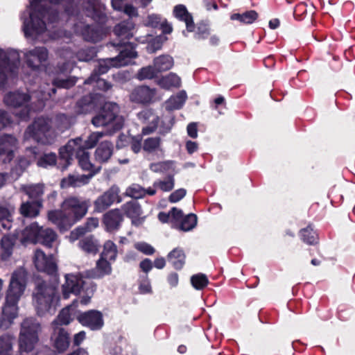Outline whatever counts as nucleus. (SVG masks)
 I'll return each instance as SVG.
<instances>
[{"instance_id":"f03ea898","label":"nucleus","mask_w":355,"mask_h":355,"mask_svg":"<svg viewBox=\"0 0 355 355\" xmlns=\"http://www.w3.org/2000/svg\"><path fill=\"white\" fill-rule=\"evenodd\" d=\"M90 204L89 199L69 196L62 202L60 210L49 211L48 219L60 231H66L87 214Z\"/></svg>"},{"instance_id":"e433bc0d","label":"nucleus","mask_w":355,"mask_h":355,"mask_svg":"<svg viewBox=\"0 0 355 355\" xmlns=\"http://www.w3.org/2000/svg\"><path fill=\"white\" fill-rule=\"evenodd\" d=\"M57 234L55 232L49 228L42 229L41 227L40 234L39 235L40 239L37 242H40L47 247H52L53 243L56 241Z\"/></svg>"},{"instance_id":"aec40b11","label":"nucleus","mask_w":355,"mask_h":355,"mask_svg":"<svg viewBox=\"0 0 355 355\" xmlns=\"http://www.w3.org/2000/svg\"><path fill=\"white\" fill-rule=\"evenodd\" d=\"M156 94V91L147 86L137 87L132 90L130 95V101L141 104L151 103Z\"/></svg>"},{"instance_id":"b1692460","label":"nucleus","mask_w":355,"mask_h":355,"mask_svg":"<svg viewBox=\"0 0 355 355\" xmlns=\"http://www.w3.org/2000/svg\"><path fill=\"white\" fill-rule=\"evenodd\" d=\"M92 177V174L69 175L67 178L62 180L60 185L62 188L80 187L87 184Z\"/></svg>"},{"instance_id":"6ab92c4d","label":"nucleus","mask_w":355,"mask_h":355,"mask_svg":"<svg viewBox=\"0 0 355 355\" xmlns=\"http://www.w3.org/2000/svg\"><path fill=\"white\" fill-rule=\"evenodd\" d=\"M74 31L78 34L82 35L84 40L92 42H98L103 38V35L102 31L89 26L82 21L75 24Z\"/></svg>"},{"instance_id":"680f3d73","label":"nucleus","mask_w":355,"mask_h":355,"mask_svg":"<svg viewBox=\"0 0 355 355\" xmlns=\"http://www.w3.org/2000/svg\"><path fill=\"white\" fill-rule=\"evenodd\" d=\"M87 233L85 228H84L83 225L79 226L75 228L73 231L71 232L69 239L70 241L73 242L76 240L78 239V238Z\"/></svg>"},{"instance_id":"5fc2aeb1","label":"nucleus","mask_w":355,"mask_h":355,"mask_svg":"<svg viewBox=\"0 0 355 355\" xmlns=\"http://www.w3.org/2000/svg\"><path fill=\"white\" fill-rule=\"evenodd\" d=\"M125 194L134 198H140L146 196V189L139 184H132L125 191Z\"/></svg>"},{"instance_id":"37998d69","label":"nucleus","mask_w":355,"mask_h":355,"mask_svg":"<svg viewBox=\"0 0 355 355\" xmlns=\"http://www.w3.org/2000/svg\"><path fill=\"white\" fill-rule=\"evenodd\" d=\"M300 236L302 240L309 245L316 244L318 241L316 232L310 225L300 231Z\"/></svg>"},{"instance_id":"39448f33","label":"nucleus","mask_w":355,"mask_h":355,"mask_svg":"<svg viewBox=\"0 0 355 355\" xmlns=\"http://www.w3.org/2000/svg\"><path fill=\"white\" fill-rule=\"evenodd\" d=\"M76 154L78 164L82 169L87 171L92 176L100 171L101 167L96 166L89 160V153L83 148L81 138L71 139L60 149V165L64 170L71 164L73 155Z\"/></svg>"},{"instance_id":"c756f323","label":"nucleus","mask_w":355,"mask_h":355,"mask_svg":"<svg viewBox=\"0 0 355 355\" xmlns=\"http://www.w3.org/2000/svg\"><path fill=\"white\" fill-rule=\"evenodd\" d=\"M14 208L0 206V230H8L12 226V214Z\"/></svg>"},{"instance_id":"79ce46f5","label":"nucleus","mask_w":355,"mask_h":355,"mask_svg":"<svg viewBox=\"0 0 355 355\" xmlns=\"http://www.w3.org/2000/svg\"><path fill=\"white\" fill-rule=\"evenodd\" d=\"M73 320L72 315L71 313V307L63 309L53 322L52 325L55 327L58 325H67Z\"/></svg>"},{"instance_id":"6e6d98bb","label":"nucleus","mask_w":355,"mask_h":355,"mask_svg":"<svg viewBox=\"0 0 355 355\" xmlns=\"http://www.w3.org/2000/svg\"><path fill=\"white\" fill-rule=\"evenodd\" d=\"M107 135L106 132H92L87 137V140L85 141L84 147L87 148H93L100 139L103 137V135Z\"/></svg>"},{"instance_id":"de8ad7c7","label":"nucleus","mask_w":355,"mask_h":355,"mask_svg":"<svg viewBox=\"0 0 355 355\" xmlns=\"http://www.w3.org/2000/svg\"><path fill=\"white\" fill-rule=\"evenodd\" d=\"M96 270L98 272L97 276L99 277L110 275L112 272V267L108 259L101 257L96 263Z\"/></svg>"},{"instance_id":"bb28decb","label":"nucleus","mask_w":355,"mask_h":355,"mask_svg":"<svg viewBox=\"0 0 355 355\" xmlns=\"http://www.w3.org/2000/svg\"><path fill=\"white\" fill-rule=\"evenodd\" d=\"M41 227H39L37 223H33L27 226L22 232L21 242L37 243L40 239L39 235L40 234Z\"/></svg>"},{"instance_id":"c85d7f7f","label":"nucleus","mask_w":355,"mask_h":355,"mask_svg":"<svg viewBox=\"0 0 355 355\" xmlns=\"http://www.w3.org/2000/svg\"><path fill=\"white\" fill-rule=\"evenodd\" d=\"M187 99V94L182 91L177 95L171 96L166 103L165 107L167 110L171 111L180 109Z\"/></svg>"},{"instance_id":"a18cd8bd","label":"nucleus","mask_w":355,"mask_h":355,"mask_svg":"<svg viewBox=\"0 0 355 355\" xmlns=\"http://www.w3.org/2000/svg\"><path fill=\"white\" fill-rule=\"evenodd\" d=\"M174 185L175 182L173 176H168L163 180H158L154 182V187L164 192L170 191L173 189Z\"/></svg>"},{"instance_id":"ddd939ff","label":"nucleus","mask_w":355,"mask_h":355,"mask_svg":"<svg viewBox=\"0 0 355 355\" xmlns=\"http://www.w3.org/2000/svg\"><path fill=\"white\" fill-rule=\"evenodd\" d=\"M119 193V188L116 185L112 186L108 190H107L94 200V211L101 213L106 210L114 202H121L122 199Z\"/></svg>"},{"instance_id":"49530a36","label":"nucleus","mask_w":355,"mask_h":355,"mask_svg":"<svg viewBox=\"0 0 355 355\" xmlns=\"http://www.w3.org/2000/svg\"><path fill=\"white\" fill-rule=\"evenodd\" d=\"M197 224V217L195 214H190L181 220L179 225L180 230L187 232L193 229Z\"/></svg>"},{"instance_id":"c9c22d12","label":"nucleus","mask_w":355,"mask_h":355,"mask_svg":"<svg viewBox=\"0 0 355 355\" xmlns=\"http://www.w3.org/2000/svg\"><path fill=\"white\" fill-rule=\"evenodd\" d=\"M14 337L10 334L0 336V355H12Z\"/></svg>"},{"instance_id":"13d9d810","label":"nucleus","mask_w":355,"mask_h":355,"mask_svg":"<svg viewBox=\"0 0 355 355\" xmlns=\"http://www.w3.org/2000/svg\"><path fill=\"white\" fill-rule=\"evenodd\" d=\"M164 18L157 14L149 15L144 21V24L146 26L152 28H159Z\"/></svg>"},{"instance_id":"dca6fc26","label":"nucleus","mask_w":355,"mask_h":355,"mask_svg":"<svg viewBox=\"0 0 355 355\" xmlns=\"http://www.w3.org/2000/svg\"><path fill=\"white\" fill-rule=\"evenodd\" d=\"M78 322L83 326L92 330H98L103 326L102 313L96 310H90L79 314L77 318Z\"/></svg>"},{"instance_id":"69168bd1","label":"nucleus","mask_w":355,"mask_h":355,"mask_svg":"<svg viewBox=\"0 0 355 355\" xmlns=\"http://www.w3.org/2000/svg\"><path fill=\"white\" fill-rule=\"evenodd\" d=\"M209 35V29L205 26H199L198 31L195 34V38L197 40L205 39Z\"/></svg>"},{"instance_id":"9d476101","label":"nucleus","mask_w":355,"mask_h":355,"mask_svg":"<svg viewBox=\"0 0 355 355\" xmlns=\"http://www.w3.org/2000/svg\"><path fill=\"white\" fill-rule=\"evenodd\" d=\"M56 299L55 286L45 282L37 284L33 294V303L38 315H43L47 312Z\"/></svg>"},{"instance_id":"603ef678","label":"nucleus","mask_w":355,"mask_h":355,"mask_svg":"<svg viewBox=\"0 0 355 355\" xmlns=\"http://www.w3.org/2000/svg\"><path fill=\"white\" fill-rule=\"evenodd\" d=\"M191 282L196 289L202 290L207 286L209 281L205 275L199 273L191 277Z\"/></svg>"},{"instance_id":"9b49d317","label":"nucleus","mask_w":355,"mask_h":355,"mask_svg":"<svg viewBox=\"0 0 355 355\" xmlns=\"http://www.w3.org/2000/svg\"><path fill=\"white\" fill-rule=\"evenodd\" d=\"M19 64V56L17 51L0 49V87L5 86L8 74L15 73Z\"/></svg>"},{"instance_id":"f257e3e1","label":"nucleus","mask_w":355,"mask_h":355,"mask_svg":"<svg viewBox=\"0 0 355 355\" xmlns=\"http://www.w3.org/2000/svg\"><path fill=\"white\" fill-rule=\"evenodd\" d=\"M76 0H31L30 1L29 18L24 21V32L26 37L39 40L40 35L48 33L50 37H53L44 21L48 15V26L58 20L57 10L62 8L69 15H72Z\"/></svg>"},{"instance_id":"423d86ee","label":"nucleus","mask_w":355,"mask_h":355,"mask_svg":"<svg viewBox=\"0 0 355 355\" xmlns=\"http://www.w3.org/2000/svg\"><path fill=\"white\" fill-rule=\"evenodd\" d=\"M65 282L62 285V294L64 299H68L71 294L80 295V303L87 305L90 302L96 284L89 279L85 278L80 274H66Z\"/></svg>"},{"instance_id":"4c0bfd02","label":"nucleus","mask_w":355,"mask_h":355,"mask_svg":"<svg viewBox=\"0 0 355 355\" xmlns=\"http://www.w3.org/2000/svg\"><path fill=\"white\" fill-rule=\"evenodd\" d=\"M85 84L92 85L98 89L107 91L110 89L112 85L104 79L100 78L99 76L94 72L89 78L85 80Z\"/></svg>"},{"instance_id":"72a5a7b5","label":"nucleus","mask_w":355,"mask_h":355,"mask_svg":"<svg viewBox=\"0 0 355 355\" xmlns=\"http://www.w3.org/2000/svg\"><path fill=\"white\" fill-rule=\"evenodd\" d=\"M41 205L39 202H24L20 207V213L26 217H35L39 214Z\"/></svg>"},{"instance_id":"6e6552de","label":"nucleus","mask_w":355,"mask_h":355,"mask_svg":"<svg viewBox=\"0 0 355 355\" xmlns=\"http://www.w3.org/2000/svg\"><path fill=\"white\" fill-rule=\"evenodd\" d=\"M40 324L32 318L25 319L21 324L19 347L21 352H30L39 341Z\"/></svg>"},{"instance_id":"09e8293b","label":"nucleus","mask_w":355,"mask_h":355,"mask_svg":"<svg viewBox=\"0 0 355 355\" xmlns=\"http://www.w3.org/2000/svg\"><path fill=\"white\" fill-rule=\"evenodd\" d=\"M43 188V185L40 184L23 186L21 187L22 190L24 191L31 198H37L41 196L44 192Z\"/></svg>"},{"instance_id":"473e14b6","label":"nucleus","mask_w":355,"mask_h":355,"mask_svg":"<svg viewBox=\"0 0 355 355\" xmlns=\"http://www.w3.org/2000/svg\"><path fill=\"white\" fill-rule=\"evenodd\" d=\"M181 84V80L176 74L171 73L166 76L161 78L158 80V85L166 89L172 87H179Z\"/></svg>"},{"instance_id":"a211bd4d","label":"nucleus","mask_w":355,"mask_h":355,"mask_svg":"<svg viewBox=\"0 0 355 355\" xmlns=\"http://www.w3.org/2000/svg\"><path fill=\"white\" fill-rule=\"evenodd\" d=\"M138 118L144 124H146V126L142 128V135H149L156 130L159 117L152 110L145 109L142 110L138 114Z\"/></svg>"},{"instance_id":"3c124183","label":"nucleus","mask_w":355,"mask_h":355,"mask_svg":"<svg viewBox=\"0 0 355 355\" xmlns=\"http://www.w3.org/2000/svg\"><path fill=\"white\" fill-rule=\"evenodd\" d=\"M1 245L3 250V258L7 259L12 254V247L14 245V239L10 236H4L1 239Z\"/></svg>"},{"instance_id":"7c9ffc66","label":"nucleus","mask_w":355,"mask_h":355,"mask_svg":"<svg viewBox=\"0 0 355 355\" xmlns=\"http://www.w3.org/2000/svg\"><path fill=\"white\" fill-rule=\"evenodd\" d=\"M154 67L157 72L169 70L173 65V59L169 55H163L157 57L153 61Z\"/></svg>"},{"instance_id":"f3484780","label":"nucleus","mask_w":355,"mask_h":355,"mask_svg":"<svg viewBox=\"0 0 355 355\" xmlns=\"http://www.w3.org/2000/svg\"><path fill=\"white\" fill-rule=\"evenodd\" d=\"M133 24L131 21H123L114 27V33L119 42H114V46H126L129 44L128 40L133 35Z\"/></svg>"},{"instance_id":"4be33fe9","label":"nucleus","mask_w":355,"mask_h":355,"mask_svg":"<svg viewBox=\"0 0 355 355\" xmlns=\"http://www.w3.org/2000/svg\"><path fill=\"white\" fill-rule=\"evenodd\" d=\"M123 219V215L119 209H114L107 211L103 216V223L106 230L108 232L117 230L120 227Z\"/></svg>"},{"instance_id":"4d7b16f0","label":"nucleus","mask_w":355,"mask_h":355,"mask_svg":"<svg viewBox=\"0 0 355 355\" xmlns=\"http://www.w3.org/2000/svg\"><path fill=\"white\" fill-rule=\"evenodd\" d=\"M56 162V155L55 153H48L44 155L37 162V165L42 167L53 166Z\"/></svg>"},{"instance_id":"bf43d9fd","label":"nucleus","mask_w":355,"mask_h":355,"mask_svg":"<svg viewBox=\"0 0 355 355\" xmlns=\"http://www.w3.org/2000/svg\"><path fill=\"white\" fill-rule=\"evenodd\" d=\"M135 248L139 251L147 255H151L155 252V249L153 247L144 242H139L135 243Z\"/></svg>"},{"instance_id":"2f4dec72","label":"nucleus","mask_w":355,"mask_h":355,"mask_svg":"<svg viewBox=\"0 0 355 355\" xmlns=\"http://www.w3.org/2000/svg\"><path fill=\"white\" fill-rule=\"evenodd\" d=\"M143 149L148 153H162V141L158 137H148L144 141Z\"/></svg>"},{"instance_id":"412c9836","label":"nucleus","mask_w":355,"mask_h":355,"mask_svg":"<svg viewBox=\"0 0 355 355\" xmlns=\"http://www.w3.org/2000/svg\"><path fill=\"white\" fill-rule=\"evenodd\" d=\"M53 346L58 352H63L69 346V336L67 331L62 327H54L51 337Z\"/></svg>"},{"instance_id":"c03bdc74","label":"nucleus","mask_w":355,"mask_h":355,"mask_svg":"<svg viewBox=\"0 0 355 355\" xmlns=\"http://www.w3.org/2000/svg\"><path fill=\"white\" fill-rule=\"evenodd\" d=\"M34 157L33 155L31 157L28 158L21 157L19 159L17 164L16 166L12 169L11 175L13 178H18L21 174L24 172V171L28 166L31 163L32 158Z\"/></svg>"},{"instance_id":"f8f14e48","label":"nucleus","mask_w":355,"mask_h":355,"mask_svg":"<svg viewBox=\"0 0 355 355\" xmlns=\"http://www.w3.org/2000/svg\"><path fill=\"white\" fill-rule=\"evenodd\" d=\"M137 56V52L131 46L130 49L127 48L121 51L119 55L115 58L100 61L97 69L94 72H96L98 76L105 73L111 67H121L129 64L131 62V60Z\"/></svg>"},{"instance_id":"20e7f679","label":"nucleus","mask_w":355,"mask_h":355,"mask_svg":"<svg viewBox=\"0 0 355 355\" xmlns=\"http://www.w3.org/2000/svg\"><path fill=\"white\" fill-rule=\"evenodd\" d=\"M26 275L22 270L15 272L11 277L6 302L0 315V329H8L18 315L17 303L26 288Z\"/></svg>"},{"instance_id":"cd10ccee","label":"nucleus","mask_w":355,"mask_h":355,"mask_svg":"<svg viewBox=\"0 0 355 355\" xmlns=\"http://www.w3.org/2000/svg\"><path fill=\"white\" fill-rule=\"evenodd\" d=\"M186 256L182 249L176 248L170 252L167 256V259L173 266L177 269H181L185 263Z\"/></svg>"},{"instance_id":"4468645a","label":"nucleus","mask_w":355,"mask_h":355,"mask_svg":"<svg viewBox=\"0 0 355 355\" xmlns=\"http://www.w3.org/2000/svg\"><path fill=\"white\" fill-rule=\"evenodd\" d=\"M24 58L27 65L33 69H38L43 66L49 58L48 50L44 46L35 47L26 50Z\"/></svg>"},{"instance_id":"ea45409f","label":"nucleus","mask_w":355,"mask_h":355,"mask_svg":"<svg viewBox=\"0 0 355 355\" xmlns=\"http://www.w3.org/2000/svg\"><path fill=\"white\" fill-rule=\"evenodd\" d=\"M258 17V14L254 10L246 11L242 14L235 13L231 16L232 20H238L241 23L250 24L253 23Z\"/></svg>"},{"instance_id":"5701e85b","label":"nucleus","mask_w":355,"mask_h":355,"mask_svg":"<svg viewBox=\"0 0 355 355\" xmlns=\"http://www.w3.org/2000/svg\"><path fill=\"white\" fill-rule=\"evenodd\" d=\"M114 146L108 141L101 142L95 150L94 156L97 162L103 164L107 162L113 154Z\"/></svg>"},{"instance_id":"a878e982","label":"nucleus","mask_w":355,"mask_h":355,"mask_svg":"<svg viewBox=\"0 0 355 355\" xmlns=\"http://www.w3.org/2000/svg\"><path fill=\"white\" fill-rule=\"evenodd\" d=\"M17 144L16 139L11 135H3L0 137V155L7 154L8 161L12 159L13 148Z\"/></svg>"},{"instance_id":"2eb2a0df","label":"nucleus","mask_w":355,"mask_h":355,"mask_svg":"<svg viewBox=\"0 0 355 355\" xmlns=\"http://www.w3.org/2000/svg\"><path fill=\"white\" fill-rule=\"evenodd\" d=\"M33 259L37 270L48 274H53L56 272L57 266L52 255L47 256L42 250L37 249Z\"/></svg>"},{"instance_id":"8fccbe9b","label":"nucleus","mask_w":355,"mask_h":355,"mask_svg":"<svg viewBox=\"0 0 355 355\" xmlns=\"http://www.w3.org/2000/svg\"><path fill=\"white\" fill-rule=\"evenodd\" d=\"M157 72L155 67L147 66L140 69L136 74V78L139 80L152 79L156 76Z\"/></svg>"},{"instance_id":"0e129e2a","label":"nucleus","mask_w":355,"mask_h":355,"mask_svg":"<svg viewBox=\"0 0 355 355\" xmlns=\"http://www.w3.org/2000/svg\"><path fill=\"white\" fill-rule=\"evenodd\" d=\"M99 224L98 219L97 218L92 217L87 218L86 223L83 225L87 232H92L98 227Z\"/></svg>"},{"instance_id":"f704fd0d","label":"nucleus","mask_w":355,"mask_h":355,"mask_svg":"<svg viewBox=\"0 0 355 355\" xmlns=\"http://www.w3.org/2000/svg\"><path fill=\"white\" fill-rule=\"evenodd\" d=\"M122 209L125 214L132 218V222L135 223V219L139 217L141 214L140 205L136 201H130L122 206Z\"/></svg>"},{"instance_id":"0eeeda50","label":"nucleus","mask_w":355,"mask_h":355,"mask_svg":"<svg viewBox=\"0 0 355 355\" xmlns=\"http://www.w3.org/2000/svg\"><path fill=\"white\" fill-rule=\"evenodd\" d=\"M119 107L114 103L104 104L100 113L92 119V124L95 127L106 128V134L112 135L122 128L123 118L119 114Z\"/></svg>"},{"instance_id":"a19ab883","label":"nucleus","mask_w":355,"mask_h":355,"mask_svg":"<svg viewBox=\"0 0 355 355\" xmlns=\"http://www.w3.org/2000/svg\"><path fill=\"white\" fill-rule=\"evenodd\" d=\"M79 247L85 252L96 254L98 251V244L92 237H86L79 241Z\"/></svg>"},{"instance_id":"7ed1b4c3","label":"nucleus","mask_w":355,"mask_h":355,"mask_svg":"<svg viewBox=\"0 0 355 355\" xmlns=\"http://www.w3.org/2000/svg\"><path fill=\"white\" fill-rule=\"evenodd\" d=\"M52 81V87L41 90V96L39 97L38 105L36 106H33V103H30V101L33 98V95L30 96L26 93L20 92H10L6 94L3 99L4 103L6 105L14 107H22V110L16 113V114L21 119H26L29 116L32 110L36 111L42 107L44 106L43 101L55 94V89L54 86L69 88L76 83L73 79H61L59 78H55Z\"/></svg>"},{"instance_id":"338daca9","label":"nucleus","mask_w":355,"mask_h":355,"mask_svg":"<svg viewBox=\"0 0 355 355\" xmlns=\"http://www.w3.org/2000/svg\"><path fill=\"white\" fill-rule=\"evenodd\" d=\"M187 133L188 135L192 138H196L198 137V129L197 124L196 123H191L187 125Z\"/></svg>"},{"instance_id":"774afa93","label":"nucleus","mask_w":355,"mask_h":355,"mask_svg":"<svg viewBox=\"0 0 355 355\" xmlns=\"http://www.w3.org/2000/svg\"><path fill=\"white\" fill-rule=\"evenodd\" d=\"M159 28L162 29L163 33L169 34L173 31V27L171 24H169L166 19L164 18L161 24L159 25Z\"/></svg>"},{"instance_id":"1a4fd4ad","label":"nucleus","mask_w":355,"mask_h":355,"mask_svg":"<svg viewBox=\"0 0 355 355\" xmlns=\"http://www.w3.org/2000/svg\"><path fill=\"white\" fill-rule=\"evenodd\" d=\"M56 135L48 119L38 118L28 127L24 137L26 139H33L42 144H51L55 140Z\"/></svg>"},{"instance_id":"864d4df0","label":"nucleus","mask_w":355,"mask_h":355,"mask_svg":"<svg viewBox=\"0 0 355 355\" xmlns=\"http://www.w3.org/2000/svg\"><path fill=\"white\" fill-rule=\"evenodd\" d=\"M173 162L165 161L157 163H153L150 165V168L155 173H165L168 171L173 166Z\"/></svg>"},{"instance_id":"393cba45","label":"nucleus","mask_w":355,"mask_h":355,"mask_svg":"<svg viewBox=\"0 0 355 355\" xmlns=\"http://www.w3.org/2000/svg\"><path fill=\"white\" fill-rule=\"evenodd\" d=\"M173 15L179 20L185 22L187 31L192 32L193 31L194 24L192 16L184 5L180 4L175 6Z\"/></svg>"},{"instance_id":"58836bf2","label":"nucleus","mask_w":355,"mask_h":355,"mask_svg":"<svg viewBox=\"0 0 355 355\" xmlns=\"http://www.w3.org/2000/svg\"><path fill=\"white\" fill-rule=\"evenodd\" d=\"M117 247L112 241H107L103 245V250L101 257L107 259L110 261H114L117 256Z\"/></svg>"},{"instance_id":"052dcab7","label":"nucleus","mask_w":355,"mask_h":355,"mask_svg":"<svg viewBox=\"0 0 355 355\" xmlns=\"http://www.w3.org/2000/svg\"><path fill=\"white\" fill-rule=\"evenodd\" d=\"M187 193V191L184 189H179L173 191L169 196V201L175 203L182 199Z\"/></svg>"},{"instance_id":"e2e57ef3","label":"nucleus","mask_w":355,"mask_h":355,"mask_svg":"<svg viewBox=\"0 0 355 355\" xmlns=\"http://www.w3.org/2000/svg\"><path fill=\"white\" fill-rule=\"evenodd\" d=\"M87 233L85 228H84L83 225L79 226L75 228L73 231L71 232L69 239L70 241L73 242L76 240L78 239V238Z\"/></svg>"}]
</instances>
